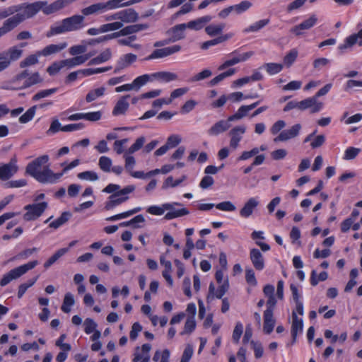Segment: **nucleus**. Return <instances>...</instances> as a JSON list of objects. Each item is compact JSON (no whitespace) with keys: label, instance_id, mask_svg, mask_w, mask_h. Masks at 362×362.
<instances>
[{"label":"nucleus","instance_id":"obj_1","mask_svg":"<svg viewBox=\"0 0 362 362\" xmlns=\"http://www.w3.org/2000/svg\"><path fill=\"white\" fill-rule=\"evenodd\" d=\"M49 160L47 155L41 156L30 163L26 167V173L42 183H53L59 179L63 173H54L49 168L45 166L42 170L41 167Z\"/></svg>","mask_w":362,"mask_h":362},{"label":"nucleus","instance_id":"obj_2","mask_svg":"<svg viewBox=\"0 0 362 362\" xmlns=\"http://www.w3.org/2000/svg\"><path fill=\"white\" fill-rule=\"evenodd\" d=\"M83 22L84 16L83 15H74L66 18L52 25L46 36L50 37L53 35L80 30L84 25Z\"/></svg>","mask_w":362,"mask_h":362},{"label":"nucleus","instance_id":"obj_3","mask_svg":"<svg viewBox=\"0 0 362 362\" xmlns=\"http://www.w3.org/2000/svg\"><path fill=\"white\" fill-rule=\"evenodd\" d=\"M37 264L38 261L33 260L10 270L7 274L4 275L2 279L0 280V285L1 286H5L12 280L18 279L29 270L35 268Z\"/></svg>","mask_w":362,"mask_h":362},{"label":"nucleus","instance_id":"obj_4","mask_svg":"<svg viewBox=\"0 0 362 362\" xmlns=\"http://www.w3.org/2000/svg\"><path fill=\"white\" fill-rule=\"evenodd\" d=\"M134 189L135 187L134 185H128L121 190L112 194L108 197V201L105 202V209L106 210H110L125 202L129 199L127 194L133 192Z\"/></svg>","mask_w":362,"mask_h":362},{"label":"nucleus","instance_id":"obj_5","mask_svg":"<svg viewBox=\"0 0 362 362\" xmlns=\"http://www.w3.org/2000/svg\"><path fill=\"white\" fill-rule=\"evenodd\" d=\"M23 54V49L13 46L10 47L6 51L0 53V66L1 70L4 71L7 69L12 62L17 61L21 57Z\"/></svg>","mask_w":362,"mask_h":362},{"label":"nucleus","instance_id":"obj_6","mask_svg":"<svg viewBox=\"0 0 362 362\" xmlns=\"http://www.w3.org/2000/svg\"><path fill=\"white\" fill-rule=\"evenodd\" d=\"M46 202L26 205L24 209L27 212L23 215V218L27 221H33L39 218L47 208Z\"/></svg>","mask_w":362,"mask_h":362},{"label":"nucleus","instance_id":"obj_7","mask_svg":"<svg viewBox=\"0 0 362 362\" xmlns=\"http://www.w3.org/2000/svg\"><path fill=\"white\" fill-rule=\"evenodd\" d=\"M253 54L254 52L252 51L239 54H237V51H234L230 54V55H233V57L231 59L226 60L223 64L220 65L218 69L219 71H222L229 66H233L240 62H245L249 58H250Z\"/></svg>","mask_w":362,"mask_h":362},{"label":"nucleus","instance_id":"obj_8","mask_svg":"<svg viewBox=\"0 0 362 362\" xmlns=\"http://www.w3.org/2000/svg\"><path fill=\"white\" fill-rule=\"evenodd\" d=\"M16 162V157H13L9 163L0 165V179L1 180H8L16 173L18 169Z\"/></svg>","mask_w":362,"mask_h":362},{"label":"nucleus","instance_id":"obj_9","mask_svg":"<svg viewBox=\"0 0 362 362\" xmlns=\"http://www.w3.org/2000/svg\"><path fill=\"white\" fill-rule=\"evenodd\" d=\"M47 4L46 1H36L32 4H26L23 7V12L18 13L23 18V21L35 16L39 11L42 10L44 6Z\"/></svg>","mask_w":362,"mask_h":362},{"label":"nucleus","instance_id":"obj_10","mask_svg":"<svg viewBox=\"0 0 362 362\" xmlns=\"http://www.w3.org/2000/svg\"><path fill=\"white\" fill-rule=\"evenodd\" d=\"M246 131V127L244 125L236 126L233 127L229 132V136L230 137V147L233 149H236L238 146L240 141L242 140L243 135L245 134Z\"/></svg>","mask_w":362,"mask_h":362},{"label":"nucleus","instance_id":"obj_11","mask_svg":"<svg viewBox=\"0 0 362 362\" xmlns=\"http://www.w3.org/2000/svg\"><path fill=\"white\" fill-rule=\"evenodd\" d=\"M181 49V46L178 45H175L171 47H168L162 49H155L151 55H149L146 59H157V58H163L168 56H170L174 53L178 52Z\"/></svg>","mask_w":362,"mask_h":362},{"label":"nucleus","instance_id":"obj_12","mask_svg":"<svg viewBox=\"0 0 362 362\" xmlns=\"http://www.w3.org/2000/svg\"><path fill=\"white\" fill-rule=\"evenodd\" d=\"M323 106L322 103L319 102L316 97L308 98L300 101V110H305L310 108L311 113L319 112Z\"/></svg>","mask_w":362,"mask_h":362},{"label":"nucleus","instance_id":"obj_13","mask_svg":"<svg viewBox=\"0 0 362 362\" xmlns=\"http://www.w3.org/2000/svg\"><path fill=\"white\" fill-rule=\"evenodd\" d=\"M301 129V125L300 124H296L292 126L290 129L282 131L278 136L274 138V141L275 142L277 141H286L291 139L295 138L299 134V132Z\"/></svg>","mask_w":362,"mask_h":362},{"label":"nucleus","instance_id":"obj_14","mask_svg":"<svg viewBox=\"0 0 362 362\" xmlns=\"http://www.w3.org/2000/svg\"><path fill=\"white\" fill-rule=\"evenodd\" d=\"M317 21V18L315 15L311 16L308 19L303 21L298 25L294 26L291 29V32L293 33L296 35H300L303 34V30H308L313 27Z\"/></svg>","mask_w":362,"mask_h":362},{"label":"nucleus","instance_id":"obj_15","mask_svg":"<svg viewBox=\"0 0 362 362\" xmlns=\"http://www.w3.org/2000/svg\"><path fill=\"white\" fill-rule=\"evenodd\" d=\"M119 21L124 23H134L139 19V14L134 8H127L119 11Z\"/></svg>","mask_w":362,"mask_h":362},{"label":"nucleus","instance_id":"obj_16","mask_svg":"<svg viewBox=\"0 0 362 362\" xmlns=\"http://www.w3.org/2000/svg\"><path fill=\"white\" fill-rule=\"evenodd\" d=\"M137 57L136 54L129 53L123 55L117 62V65L115 68L114 73L117 74L121 70L128 67L132 63L136 62Z\"/></svg>","mask_w":362,"mask_h":362},{"label":"nucleus","instance_id":"obj_17","mask_svg":"<svg viewBox=\"0 0 362 362\" xmlns=\"http://www.w3.org/2000/svg\"><path fill=\"white\" fill-rule=\"evenodd\" d=\"M186 29L185 23L178 24L167 31V34L170 35L169 42H175L177 40L185 38V30Z\"/></svg>","mask_w":362,"mask_h":362},{"label":"nucleus","instance_id":"obj_18","mask_svg":"<svg viewBox=\"0 0 362 362\" xmlns=\"http://www.w3.org/2000/svg\"><path fill=\"white\" fill-rule=\"evenodd\" d=\"M263 317V330L266 334H269L272 332L276 322L275 318L274 317V312H272V309H266L264 312Z\"/></svg>","mask_w":362,"mask_h":362},{"label":"nucleus","instance_id":"obj_19","mask_svg":"<svg viewBox=\"0 0 362 362\" xmlns=\"http://www.w3.org/2000/svg\"><path fill=\"white\" fill-rule=\"evenodd\" d=\"M303 322L302 319H299L295 311L292 313V325H291V336L292 344L296 341L298 334L301 333L303 331Z\"/></svg>","mask_w":362,"mask_h":362},{"label":"nucleus","instance_id":"obj_20","mask_svg":"<svg viewBox=\"0 0 362 362\" xmlns=\"http://www.w3.org/2000/svg\"><path fill=\"white\" fill-rule=\"evenodd\" d=\"M230 122L228 121V118L226 120L222 119L217 122L208 130V134L211 136H217L226 132L230 127Z\"/></svg>","mask_w":362,"mask_h":362},{"label":"nucleus","instance_id":"obj_21","mask_svg":"<svg viewBox=\"0 0 362 362\" xmlns=\"http://www.w3.org/2000/svg\"><path fill=\"white\" fill-rule=\"evenodd\" d=\"M250 260L257 270H262L264 267V260L261 252L256 248H253L250 252Z\"/></svg>","mask_w":362,"mask_h":362},{"label":"nucleus","instance_id":"obj_22","mask_svg":"<svg viewBox=\"0 0 362 362\" xmlns=\"http://www.w3.org/2000/svg\"><path fill=\"white\" fill-rule=\"evenodd\" d=\"M129 95H126L121 97L117 102L112 110V115L115 116L124 115L127 111L129 104L127 99L129 98Z\"/></svg>","mask_w":362,"mask_h":362},{"label":"nucleus","instance_id":"obj_23","mask_svg":"<svg viewBox=\"0 0 362 362\" xmlns=\"http://www.w3.org/2000/svg\"><path fill=\"white\" fill-rule=\"evenodd\" d=\"M148 28V25L146 23L144 24H134L126 26L122 28L120 30L117 31L119 37L121 36H127L129 35L139 31L146 30Z\"/></svg>","mask_w":362,"mask_h":362},{"label":"nucleus","instance_id":"obj_24","mask_svg":"<svg viewBox=\"0 0 362 362\" xmlns=\"http://www.w3.org/2000/svg\"><path fill=\"white\" fill-rule=\"evenodd\" d=\"M358 43L359 46H362V29L356 34H353L347 37L344 41V44L339 47L340 50H343Z\"/></svg>","mask_w":362,"mask_h":362},{"label":"nucleus","instance_id":"obj_25","mask_svg":"<svg viewBox=\"0 0 362 362\" xmlns=\"http://www.w3.org/2000/svg\"><path fill=\"white\" fill-rule=\"evenodd\" d=\"M67 47L66 42H62L58 45L51 44L45 47L39 51V54L41 56L47 57L53 54L58 53Z\"/></svg>","mask_w":362,"mask_h":362},{"label":"nucleus","instance_id":"obj_26","mask_svg":"<svg viewBox=\"0 0 362 362\" xmlns=\"http://www.w3.org/2000/svg\"><path fill=\"white\" fill-rule=\"evenodd\" d=\"M107 11L105 3H97L86 7L81 10L83 16L102 13Z\"/></svg>","mask_w":362,"mask_h":362},{"label":"nucleus","instance_id":"obj_27","mask_svg":"<svg viewBox=\"0 0 362 362\" xmlns=\"http://www.w3.org/2000/svg\"><path fill=\"white\" fill-rule=\"evenodd\" d=\"M259 202L255 198L249 199L240 211L242 217L247 218L253 213L254 209L258 206Z\"/></svg>","mask_w":362,"mask_h":362},{"label":"nucleus","instance_id":"obj_28","mask_svg":"<svg viewBox=\"0 0 362 362\" xmlns=\"http://www.w3.org/2000/svg\"><path fill=\"white\" fill-rule=\"evenodd\" d=\"M112 53L110 48L105 49L104 51H103L98 56L91 59L88 65H95V64H100L104 62H107L112 58Z\"/></svg>","mask_w":362,"mask_h":362},{"label":"nucleus","instance_id":"obj_29","mask_svg":"<svg viewBox=\"0 0 362 362\" xmlns=\"http://www.w3.org/2000/svg\"><path fill=\"white\" fill-rule=\"evenodd\" d=\"M173 204H177V206L181 205L180 203L174 202L163 204L161 206H151L147 209V212L153 215L160 216L163 214L166 209H172Z\"/></svg>","mask_w":362,"mask_h":362},{"label":"nucleus","instance_id":"obj_30","mask_svg":"<svg viewBox=\"0 0 362 362\" xmlns=\"http://www.w3.org/2000/svg\"><path fill=\"white\" fill-rule=\"evenodd\" d=\"M175 204L173 205L172 209H166L167 211H169L165 215V219L166 220H171L175 218L183 216L185 215H187L189 214V211L186 208H182L180 209H176L174 208V206Z\"/></svg>","mask_w":362,"mask_h":362},{"label":"nucleus","instance_id":"obj_31","mask_svg":"<svg viewBox=\"0 0 362 362\" xmlns=\"http://www.w3.org/2000/svg\"><path fill=\"white\" fill-rule=\"evenodd\" d=\"M151 76L164 82H170L178 78V76L176 74L169 71H160L154 73L151 75Z\"/></svg>","mask_w":362,"mask_h":362},{"label":"nucleus","instance_id":"obj_32","mask_svg":"<svg viewBox=\"0 0 362 362\" xmlns=\"http://www.w3.org/2000/svg\"><path fill=\"white\" fill-rule=\"evenodd\" d=\"M71 216H72V214H71V212H69V211H64V212H63L62 214L60 217H59L56 220L52 221L49 223V226L50 228H54V229H57V228H59L61 226H62L64 223H66L70 219Z\"/></svg>","mask_w":362,"mask_h":362},{"label":"nucleus","instance_id":"obj_33","mask_svg":"<svg viewBox=\"0 0 362 362\" xmlns=\"http://www.w3.org/2000/svg\"><path fill=\"white\" fill-rule=\"evenodd\" d=\"M42 82V78L40 77V74L38 72H35L32 74L31 75L26 78L24 82L23 83V85L21 86V88L24 89L29 88L33 85L37 84Z\"/></svg>","mask_w":362,"mask_h":362},{"label":"nucleus","instance_id":"obj_34","mask_svg":"<svg viewBox=\"0 0 362 362\" xmlns=\"http://www.w3.org/2000/svg\"><path fill=\"white\" fill-rule=\"evenodd\" d=\"M75 300L73 294L68 292L64 296L61 309L64 313H69L71 311V307L73 306Z\"/></svg>","mask_w":362,"mask_h":362},{"label":"nucleus","instance_id":"obj_35","mask_svg":"<svg viewBox=\"0 0 362 362\" xmlns=\"http://www.w3.org/2000/svg\"><path fill=\"white\" fill-rule=\"evenodd\" d=\"M22 21H23V18L17 13L6 20L3 25L6 28L7 30L11 31Z\"/></svg>","mask_w":362,"mask_h":362},{"label":"nucleus","instance_id":"obj_36","mask_svg":"<svg viewBox=\"0 0 362 362\" xmlns=\"http://www.w3.org/2000/svg\"><path fill=\"white\" fill-rule=\"evenodd\" d=\"M40 56L41 54H39V51L34 54H30L28 56L20 62V67L25 68L27 66L37 64L39 62L38 57Z\"/></svg>","mask_w":362,"mask_h":362},{"label":"nucleus","instance_id":"obj_37","mask_svg":"<svg viewBox=\"0 0 362 362\" xmlns=\"http://www.w3.org/2000/svg\"><path fill=\"white\" fill-rule=\"evenodd\" d=\"M151 77H152L151 75L144 74L142 76H140L136 78L133 81L132 83H131L132 86L133 90H135L136 91L139 90L141 86L145 85L148 81H149L151 80Z\"/></svg>","mask_w":362,"mask_h":362},{"label":"nucleus","instance_id":"obj_38","mask_svg":"<svg viewBox=\"0 0 362 362\" xmlns=\"http://www.w3.org/2000/svg\"><path fill=\"white\" fill-rule=\"evenodd\" d=\"M84 58L85 57H81V56H76L71 59L62 60V63L63 65H64V66L72 68L86 62V59Z\"/></svg>","mask_w":362,"mask_h":362},{"label":"nucleus","instance_id":"obj_39","mask_svg":"<svg viewBox=\"0 0 362 362\" xmlns=\"http://www.w3.org/2000/svg\"><path fill=\"white\" fill-rule=\"evenodd\" d=\"M141 210V209L140 207H136L132 210H129V211H127L119 214H116L111 217H109L107 218V221H115L120 220L122 218H127L134 214H136L137 212L140 211Z\"/></svg>","mask_w":362,"mask_h":362},{"label":"nucleus","instance_id":"obj_40","mask_svg":"<svg viewBox=\"0 0 362 362\" xmlns=\"http://www.w3.org/2000/svg\"><path fill=\"white\" fill-rule=\"evenodd\" d=\"M195 327L196 322L194 317L193 316H189L187 317L185 324L184 329L180 332V334L184 335L191 334L194 330Z\"/></svg>","mask_w":362,"mask_h":362},{"label":"nucleus","instance_id":"obj_41","mask_svg":"<svg viewBox=\"0 0 362 362\" xmlns=\"http://www.w3.org/2000/svg\"><path fill=\"white\" fill-rule=\"evenodd\" d=\"M37 279H38V276L28 280L27 282L23 283L19 286L18 291V298H22V296L26 292L27 289L28 288L31 287L32 286H33L35 284V283L37 281Z\"/></svg>","mask_w":362,"mask_h":362},{"label":"nucleus","instance_id":"obj_42","mask_svg":"<svg viewBox=\"0 0 362 362\" xmlns=\"http://www.w3.org/2000/svg\"><path fill=\"white\" fill-rule=\"evenodd\" d=\"M37 108V105H34L30 107L23 115L20 117L19 122L22 124H25L30 122L34 117Z\"/></svg>","mask_w":362,"mask_h":362},{"label":"nucleus","instance_id":"obj_43","mask_svg":"<svg viewBox=\"0 0 362 362\" xmlns=\"http://www.w3.org/2000/svg\"><path fill=\"white\" fill-rule=\"evenodd\" d=\"M225 24L221 23L218 25H209L205 28L206 33L210 36H215L222 33Z\"/></svg>","mask_w":362,"mask_h":362},{"label":"nucleus","instance_id":"obj_44","mask_svg":"<svg viewBox=\"0 0 362 362\" xmlns=\"http://www.w3.org/2000/svg\"><path fill=\"white\" fill-rule=\"evenodd\" d=\"M250 111L247 105H242L238 111L233 115L228 117V121L238 120L245 117L248 112Z\"/></svg>","mask_w":362,"mask_h":362},{"label":"nucleus","instance_id":"obj_45","mask_svg":"<svg viewBox=\"0 0 362 362\" xmlns=\"http://www.w3.org/2000/svg\"><path fill=\"white\" fill-rule=\"evenodd\" d=\"M105 90V88L100 87L99 88H96L89 91L86 97V102L90 103L95 100L98 97L102 96L104 94Z\"/></svg>","mask_w":362,"mask_h":362},{"label":"nucleus","instance_id":"obj_46","mask_svg":"<svg viewBox=\"0 0 362 362\" xmlns=\"http://www.w3.org/2000/svg\"><path fill=\"white\" fill-rule=\"evenodd\" d=\"M112 163V160L107 156H101L98 161V165L100 168L105 172L108 173L111 170Z\"/></svg>","mask_w":362,"mask_h":362},{"label":"nucleus","instance_id":"obj_47","mask_svg":"<svg viewBox=\"0 0 362 362\" xmlns=\"http://www.w3.org/2000/svg\"><path fill=\"white\" fill-rule=\"evenodd\" d=\"M269 22V19H264L256 22L244 30V33L257 32L267 25Z\"/></svg>","mask_w":362,"mask_h":362},{"label":"nucleus","instance_id":"obj_48","mask_svg":"<svg viewBox=\"0 0 362 362\" xmlns=\"http://www.w3.org/2000/svg\"><path fill=\"white\" fill-rule=\"evenodd\" d=\"M298 54V52L296 49L290 50L289 52L284 58V64L288 67L291 66L292 64L296 61Z\"/></svg>","mask_w":362,"mask_h":362},{"label":"nucleus","instance_id":"obj_49","mask_svg":"<svg viewBox=\"0 0 362 362\" xmlns=\"http://www.w3.org/2000/svg\"><path fill=\"white\" fill-rule=\"evenodd\" d=\"M123 23L122 22L115 21L107 24L102 25V32L107 33L109 31L117 30L123 28Z\"/></svg>","mask_w":362,"mask_h":362},{"label":"nucleus","instance_id":"obj_50","mask_svg":"<svg viewBox=\"0 0 362 362\" xmlns=\"http://www.w3.org/2000/svg\"><path fill=\"white\" fill-rule=\"evenodd\" d=\"M57 90V88H56L40 90L33 95L32 100L33 101H37L42 98L49 96L50 95L56 93Z\"/></svg>","mask_w":362,"mask_h":362},{"label":"nucleus","instance_id":"obj_51","mask_svg":"<svg viewBox=\"0 0 362 362\" xmlns=\"http://www.w3.org/2000/svg\"><path fill=\"white\" fill-rule=\"evenodd\" d=\"M186 179V176L183 175L181 178L177 180H173V177L172 176H170L167 177V179L165 180L163 188H167L168 187L170 186L172 187H175L178 186L180 184H181Z\"/></svg>","mask_w":362,"mask_h":362},{"label":"nucleus","instance_id":"obj_52","mask_svg":"<svg viewBox=\"0 0 362 362\" xmlns=\"http://www.w3.org/2000/svg\"><path fill=\"white\" fill-rule=\"evenodd\" d=\"M264 66L266 68L267 71L271 75L279 73L283 69V65L277 63H267Z\"/></svg>","mask_w":362,"mask_h":362},{"label":"nucleus","instance_id":"obj_53","mask_svg":"<svg viewBox=\"0 0 362 362\" xmlns=\"http://www.w3.org/2000/svg\"><path fill=\"white\" fill-rule=\"evenodd\" d=\"M117 37H119L118 33H117V32H115V33H113L111 34H108V35L102 36L97 39H92L88 42V45H93L96 43H100V42H105L107 40H112L114 38H117Z\"/></svg>","mask_w":362,"mask_h":362},{"label":"nucleus","instance_id":"obj_54","mask_svg":"<svg viewBox=\"0 0 362 362\" xmlns=\"http://www.w3.org/2000/svg\"><path fill=\"white\" fill-rule=\"evenodd\" d=\"M77 177L81 180H86L89 181H96L98 180V176L96 173L93 171H84L78 174Z\"/></svg>","mask_w":362,"mask_h":362},{"label":"nucleus","instance_id":"obj_55","mask_svg":"<svg viewBox=\"0 0 362 362\" xmlns=\"http://www.w3.org/2000/svg\"><path fill=\"white\" fill-rule=\"evenodd\" d=\"M37 251V248L33 247L30 249H26L21 252H19L18 255L14 256L12 259H26L28 258L30 255H32L34 252H36Z\"/></svg>","mask_w":362,"mask_h":362},{"label":"nucleus","instance_id":"obj_56","mask_svg":"<svg viewBox=\"0 0 362 362\" xmlns=\"http://www.w3.org/2000/svg\"><path fill=\"white\" fill-rule=\"evenodd\" d=\"M212 75V72L209 69H204L201 72L195 74L193 77H192L189 81L191 82H196L204 80L210 77Z\"/></svg>","mask_w":362,"mask_h":362},{"label":"nucleus","instance_id":"obj_57","mask_svg":"<svg viewBox=\"0 0 362 362\" xmlns=\"http://www.w3.org/2000/svg\"><path fill=\"white\" fill-rule=\"evenodd\" d=\"M84 331L86 334H90L95 330L97 327L96 322L91 318H86L83 323Z\"/></svg>","mask_w":362,"mask_h":362},{"label":"nucleus","instance_id":"obj_58","mask_svg":"<svg viewBox=\"0 0 362 362\" xmlns=\"http://www.w3.org/2000/svg\"><path fill=\"white\" fill-rule=\"evenodd\" d=\"M216 208L224 211H234L236 209L235 206L229 201L223 202L216 204Z\"/></svg>","mask_w":362,"mask_h":362},{"label":"nucleus","instance_id":"obj_59","mask_svg":"<svg viewBox=\"0 0 362 362\" xmlns=\"http://www.w3.org/2000/svg\"><path fill=\"white\" fill-rule=\"evenodd\" d=\"M252 6V3L249 1H243L240 4L233 6V9L237 13H241Z\"/></svg>","mask_w":362,"mask_h":362},{"label":"nucleus","instance_id":"obj_60","mask_svg":"<svg viewBox=\"0 0 362 362\" xmlns=\"http://www.w3.org/2000/svg\"><path fill=\"white\" fill-rule=\"evenodd\" d=\"M361 152V149L354 147H349L345 151L344 157L345 160L354 159L358 154Z\"/></svg>","mask_w":362,"mask_h":362},{"label":"nucleus","instance_id":"obj_61","mask_svg":"<svg viewBox=\"0 0 362 362\" xmlns=\"http://www.w3.org/2000/svg\"><path fill=\"white\" fill-rule=\"evenodd\" d=\"M145 138L144 136H140L139 138H138L136 141L129 147V150H128V152L129 153H133L136 151H137L138 150H139L142 146L145 143Z\"/></svg>","mask_w":362,"mask_h":362},{"label":"nucleus","instance_id":"obj_62","mask_svg":"<svg viewBox=\"0 0 362 362\" xmlns=\"http://www.w3.org/2000/svg\"><path fill=\"white\" fill-rule=\"evenodd\" d=\"M19 7L18 6H13L4 9L0 10V19L5 18L8 16L13 14L16 12L19 11Z\"/></svg>","mask_w":362,"mask_h":362},{"label":"nucleus","instance_id":"obj_63","mask_svg":"<svg viewBox=\"0 0 362 362\" xmlns=\"http://www.w3.org/2000/svg\"><path fill=\"white\" fill-rule=\"evenodd\" d=\"M66 338V334H62L59 338L56 341L55 345L59 346L64 351H69L71 346L69 344L64 343V340Z\"/></svg>","mask_w":362,"mask_h":362},{"label":"nucleus","instance_id":"obj_64","mask_svg":"<svg viewBox=\"0 0 362 362\" xmlns=\"http://www.w3.org/2000/svg\"><path fill=\"white\" fill-rule=\"evenodd\" d=\"M243 327L240 322H238L233 332V340L235 343H238L240 338L243 334Z\"/></svg>","mask_w":362,"mask_h":362}]
</instances>
